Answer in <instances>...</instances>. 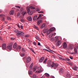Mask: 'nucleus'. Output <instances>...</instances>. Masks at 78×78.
Here are the masks:
<instances>
[{"label":"nucleus","instance_id":"f257e3e1","mask_svg":"<svg viewBox=\"0 0 78 78\" xmlns=\"http://www.w3.org/2000/svg\"><path fill=\"white\" fill-rule=\"evenodd\" d=\"M14 31L17 33L16 35L18 37H20L24 35V33L20 30H14Z\"/></svg>","mask_w":78,"mask_h":78},{"label":"nucleus","instance_id":"f03ea898","mask_svg":"<svg viewBox=\"0 0 78 78\" xmlns=\"http://www.w3.org/2000/svg\"><path fill=\"white\" fill-rule=\"evenodd\" d=\"M27 13H29V14L30 15H31L35 12L34 10H32L30 12V10L29 9V8L28 7H27Z\"/></svg>","mask_w":78,"mask_h":78},{"label":"nucleus","instance_id":"7ed1b4c3","mask_svg":"<svg viewBox=\"0 0 78 78\" xmlns=\"http://www.w3.org/2000/svg\"><path fill=\"white\" fill-rule=\"evenodd\" d=\"M33 63H32L30 67V70H29L28 71V73L29 75H31L32 74V71H31L30 70L32 69V67L33 66Z\"/></svg>","mask_w":78,"mask_h":78},{"label":"nucleus","instance_id":"20e7f679","mask_svg":"<svg viewBox=\"0 0 78 78\" xmlns=\"http://www.w3.org/2000/svg\"><path fill=\"white\" fill-rule=\"evenodd\" d=\"M20 12L21 13V14H22L23 16H24L27 13L26 12H24V10L22 8L20 10Z\"/></svg>","mask_w":78,"mask_h":78},{"label":"nucleus","instance_id":"39448f33","mask_svg":"<svg viewBox=\"0 0 78 78\" xmlns=\"http://www.w3.org/2000/svg\"><path fill=\"white\" fill-rule=\"evenodd\" d=\"M58 64L57 63H53L52 64V65H51V67H58Z\"/></svg>","mask_w":78,"mask_h":78},{"label":"nucleus","instance_id":"423d86ee","mask_svg":"<svg viewBox=\"0 0 78 78\" xmlns=\"http://www.w3.org/2000/svg\"><path fill=\"white\" fill-rule=\"evenodd\" d=\"M5 16L3 14H2L0 15V18H2V20L3 21H5Z\"/></svg>","mask_w":78,"mask_h":78},{"label":"nucleus","instance_id":"0eeeda50","mask_svg":"<svg viewBox=\"0 0 78 78\" xmlns=\"http://www.w3.org/2000/svg\"><path fill=\"white\" fill-rule=\"evenodd\" d=\"M62 43V41L61 40H58L57 41V43H56V45L57 46H59L61 45Z\"/></svg>","mask_w":78,"mask_h":78},{"label":"nucleus","instance_id":"6e6552de","mask_svg":"<svg viewBox=\"0 0 78 78\" xmlns=\"http://www.w3.org/2000/svg\"><path fill=\"white\" fill-rule=\"evenodd\" d=\"M12 44L11 43L10 45L9 46L7 47V48L8 49H9L10 51L12 49Z\"/></svg>","mask_w":78,"mask_h":78},{"label":"nucleus","instance_id":"1a4fd4ad","mask_svg":"<svg viewBox=\"0 0 78 78\" xmlns=\"http://www.w3.org/2000/svg\"><path fill=\"white\" fill-rule=\"evenodd\" d=\"M31 61V58L30 57H28L26 59V62L27 63Z\"/></svg>","mask_w":78,"mask_h":78},{"label":"nucleus","instance_id":"9d476101","mask_svg":"<svg viewBox=\"0 0 78 78\" xmlns=\"http://www.w3.org/2000/svg\"><path fill=\"white\" fill-rule=\"evenodd\" d=\"M6 48V44H2V49L3 50L5 49Z\"/></svg>","mask_w":78,"mask_h":78},{"label":"nucleus","instance_id":"9b49d317","mask_svg":"<svg viewBox=\"0 0 78 78\" xmlns=\"http://www.w3.org/2000/svg\"><path fill=\"white\" fill-rule=\"evenodd\" d=\"M67 47V45L66 42H64L63 44V48L64 49L66 48Z\"/></svg>","mask_w":78,"mask_h":78},{"label":"nucleus","instance_id":"f8f14e48","mask_svg":"<svg viewBox=\"0 0 78 78\" xmlns=\"http://www.w3.org/2000/svg\"><path fill=\"white\" fill-rule=\"evenodd\" d=\"M63 72V69L62 68L60 69L59 71V73L60 74H61Z\"/></svg>","mask_w":78,"mask_h":78},{"label":"nucleus","instance_id":"ddd939ff","mask_svg":"<svg viewBox=\"0 0 78 78\" xmlns=\"http://www.w3.org/2000/svg\"><path fill=\"white\" fill-rule=\"evenodd\" d=\"M27 20L29 21H31L32 20V18L31 16H29L27 17Z\"/></svg>","mask_w":78,"mask_h":78},{"label":"nucleus","instance_id":"4468645a","mask_svg":"<svg viewBox=\"0 0 78 78\" xmlns=\"http://www.w3.org/2000/svg\"><path fill=\"white\" fill-rule=\"evenodd\" d=\"M58 41L59 40L58 37H55V39H54V41H55V42H56Z\"/></svg>","mask_w":78,"mask_h":78},{"label":"nucleus","instance_id":"2eb2a0df","mask_svg":"<svg viewBox=\"0 0 78 78\" xmlns=\"http://www.w3.org/2000/svg\"><path fill=\"white\" fill-rule=\"evenodd\" d=\"M72 69L75 70H77V69H78V67H76V66H74L73 67H72Z\"/></svg>","mask_w":78,"mask_h":78},{"label":"nucleus","instance_id":"dca6fc26","mask_svg":"<svg viewBox=\"0 0 78 78\" xmlns=\"http://www.w3.org/2000/svg\"><path fill=\"white\" fill-rule=\"evenodd\" d=\"M9 13L10 15H13L14 13V10H11L10 12Z\"/></svg>","mask_w":78,"mask_h":78},{"label":"nucleus","instance_id":"f3484780","mask_svg":"<svg viewBox=\"0 0 78 78\" xmlns=\"http://www.w3.org/2000/svg\"><path fill=\"white\" fill-rule=\"evenodd\" d=\"M37 16L36 15L34 16V17H33V19L34 21H35V20L37 19Z\"/></svg>","mask_w":78,"mask_h":78},{"label":"nucleus","instance_id":"a211bd4d","mask_svg":"<svg viewBox=\"0 0 78 78\" xmlns=\"http://www.w3.org/2000/svg\"><path fill=\"white\" fill-rule=\"evenodd\" d=\"M44 59V57H41L39 60L40 62H42L43 61Z\"/></svg>","mask_w":78,"mask_h":78},{"label":"nucleus","instance_id":"6ab92c4d","mask_svg":"<svg viewBox=\"0 0 78 78\" xmlns=\"http://www.w3.org/2000/svg\"><path fill=\"white\" fill-rule=\"evenodd\" d=\"M50 30H51V32H52L55 30V28L53 27L51 28H50Z\"/></svg>","mask_w":78,"mask_h":78},{"label":"nucleus","instance_id":"aec40b11","mask_svg":"<svg viewBox=\"0 0 78 78\" xmlns=\"http://www.w3.org/2000/svg\"><path fill=\"white\" fill-rule=\"evenodd\" d=\"M51 29H49L48 31L47 32V34L48 35L50 33H51Z\"/></svg>","mask_w":78,"mask_h":78},{"label":"nucleus","instance_id":"412c9836","mask_svg":"<svg viewBox=\"0 0 78 78\" xmlns=\"http://www.w3.org/2000/svg\"><path fill=\"white\" fill-rule=\"evenodd\" d=\"M51 61L50 60H48V64H49V65L50 66H51Z\"/></svg>","mask_w":78,"mask_h":78},{"label":"nucleus","instance_id":"4be33fe9","mask_svg":"<svg viewBox=\"0 0 78 78\" xmlns=\"http://www.w3.org/2000/svg\"><path fill=\"white\" fill-rule=\"evenodd\" d=\"M42 20H40L38 22L37 24L39 25L41 23H42Z\"/></svg>","mask_w":78,"mask_h":78},{"label":"nucleus","instance_id":"5701e85b","mask_svg":"<svg viewBox=\"0 0 78 78\" xmlns=\"http://www.w3.org/2000/svg\"><path fill=\"white\" fill-rule=\"evenodd\" d=\"M45 76H47V77H48V78H49V76H50V75H49V74H48V73H45Z\"/></svg>","mask_w":78,"mask_h":78},{"label":"nucleus","instance_id":"b1692460","mask_svg":"<svg viewBox=\"0 0 78 78\" xmlns=\"http://www.w3.org/2000/svg\"><path fill=\"white\" fill-rule=\"evenodd\" d=\"M34 28L36 29L37 30H38V27L35 25H34Z\"/></svg>","mask_w":78,"mask_h":78},{"label":"nucleus","instance_id":"393cba45","mask_svg":"<svg viewBox=\"0 0 78 78\" xmlns=\"http://www.w3.org/2000/svg\"><path fill=\"white\" fill-rule=\"evenodd\" d=\"M74 52H75L76 53V54H77L78 52H77V50L76 48H74Z\"/></svg>","mask_w":78,"mask_h":78},{"label":"nucleus","instance_id":"a878e982","mask_svg":"<svg viewBox=\"0 0 78 78\" xmlns=\"http://www.w3.org/2000/svg\"><path fill=\"white\" fill-rule=\"evenodd\" d=\"M29 8V9H35V7H32V6H30Z\"/></svg>","mask_w":78,"mask_h":78},{"label":"nucleus","instance_id":"bb28decb","mask_svg":"<svg viewBox=\"0 0 78 78\" xmlns=\"http://www.w3.org/2000/svg\"><path fill=\"white\" fill-rule=\"evenodd\" d=\"M13 47L14 48H16L17 47V44L15 43L14 44Z\"/></svg>","mask_w":78,"mask_h":78},{"label":"nucleus","instance_id":"cd10ccee","mask_svg":"<svg viewBox=\"0 0 78 78\" xmlns=\"http://www.w3.org/2000/svg\"><path fill=\"white\" fill-rule=\"evenodd\" d=\"M42 72V70H39V71H36L35 72L37 73H40L41 72Z\"/></svg>","mask_w":78,"mask_h":78},{"label":"nucleus","instance_id":"c85d7f7f","mask_svg":"<svg viewBox=\"0 0 78 78\" xmlns=\"http://www.w3.org/2000/svg\"><path fill=\"white\" fill-rule=\"evenodd\" d=\"M37 69V67H34L33 69V70L34 72Z\"/></svg>","mask_w":78,"mask_h":78},{"label":"nucleus","instance_id":"c756f323","mask_svg":"<svg viewBox=\"0 0 78 78\" xmlns=\"http://www.w3.org/2000/svg\"><path fill=\"white\" fill-rule=\"evenodd\" d=\"M45 26V23H43L42 25V26L41 27V28H42L44 27Z\"/></svg>","mask_w":78,"mask_h":78},{"label":"nucleus","instance_id":"7c9ffc66","mask_svg":"<svg viewBox=\"0 0 78 78\" xmlns=\"http://www.w3.org/2000/svg\"><path fill=\"white\" fill-rule=\"evenodd\" d=\"M66 76L67 78H70V75L69 74H67Z\"/></svg>","mask_w":78,"mask_h":78},{"label":"nucleus","instance_id":"2f4dec72","mask_svg":"<svg viewBox=\"0 0 78 78\" xmlns=\"http://www.w3.org/2000/svg\"><path fill=\"white\" fill-rule=\"evenodd\" d=\"M41 15H42V14H39V16L38 17V18H37V20H38L39 19V18H40V17H42V16Z\"/></svg>","mask_w":78,"mask_h":78},{"label":"nucleus","instance_id":"473e14b6","mask_svg":"<svg viewBox=\"0 0 78 78\" xmlns=\"http://www.w3.org/2000/svg\"><path fill=\"white\" fill-rule=\"evenodd\" d=\"M68 64H69V65L72 66L73 65V63H70L68 62Z\"/></svg>","mask_w":78,"mask_h":78},{"label":"nucleus","instance_id":"72a5a7b5","mask_svg":"<svg viewBox=\"0 0 78 78\" xmlns=\"http://www.w3.org/2000/svg\"><path fill=\"white\" fill-rule=\"evenodd\" d=\"M56 34V33H54L52 34V35H51V37H52L54 35H55Z\"/></svg>","mask_w":78,"mask_h":78},{"label":"nucleus","instance_id":"f704fd0d","mask_svg":"<svg viewBox=\"0 0 78 78\" xmlns=\"http://www.w3.org/2000/svg\"><path fill=\"white\" fill-rule=\"evenodd\" d=\"M73 47L72 46H70L69 47V49H71V50H72V49H73Z\"/></svg>","mask_w":78,"mask_h":78},{"label":"nucleus","instance_id":"c9c22d12","mask_svg":"<svg viewBox=\"0 0 78 78\" xmlns=\"http://www.w3.org/2000/svg\"><path fill=\"white\" fill-rule=\"evenodd\" d=\"M47 60V58H46V59L44 61V62H43V63H44V64H45V63H46V62Z\"/></svg>","mask_w":78,"mask_h":78},{"label":"nucleus","instance_id":"e433bc0d","mask_svg":"<svg viewBox=\"0 0 78 78\" xmlns=\"http://www.w3.org/2000/svg\"><path fill=\"white\" fill-rule=\"evenodd\" d=\"M22 51L23 52H25V50L24 48H22Z\"/></svg>","mask_w":78,"mask_h":78},{"label":"nucleus","instance_id":"4c0bfd02","mask_svg":"<svg viewBox=\"0 0 78 78\" xmlns=\"http://www.w3.org/2000/svg\"><path fill=\"white\" fill-rule=\"evenodd\" d=\"M21 22L23 23L25 22V20L23 19H22L21 20Z\"/></svg>","mask_w":78,"mask_h":78},{"label":"nucleus","instance_id":"58836bf2","mask_svg":"<svg viewBox=\"0 0 78 78\" xmlns=\"http://www.w3.org/2000/svg\"><path fill=\"white\" fill-rule=\"evenodd\" d=\"M30 50H31V51L33 52L35 54V52L33 51V50L31 48H30Z\"/></svg>","mask_w":78,"mask_h":78},{"label":"nucleus","instance_id":"ea45409f","mask_svg":"<svg viewBox=\"0 0 78 78\" xmlns=\"http://www.w3.org/2000/svg\"><path fill=\"white\" fill-rule=\"evenodd\" d=\"M24 37H29V35H25Z\"/></svg>","mask_w":78,"mask_h":78},{"label":"nucleus","instance_id":"a19ab883","mask_svg":"<svg viewBox=\"0 0 78 78\" xmlns=\"http://www.w3.org/2000/svg\"><path fill=\"white\" fill-rule=\"evenodd\" d=\"M25 55V54H24L22 53L21 54V56L22 57H23Z\"/></svg>","mask_w":78,"mask_h":78},{"label":"nucleus","instance_id":"79ce46f5","mask_svg":"<svg viewBox=\"0 0 78 78\" xmlns=\"http://www.w3.org/2000/svg\"><path fill=\"white\" fill-rule=\"evenodd\" d=\"M34 78H37V77L35 75H34Z\"/></svg>","mask_w":78,"mask_h":78},{"label":"nucleus","instance_id":"37998d69","mask_svg":"<svg viewBox=\"0 0 78 78\" xmlns=\"http://www.w3.org/2000/svg\"><path fill=\"white\" fill-rule=\"evenodd\" d=\"M15 7L16 8H18L19 9H20V7L19 6H15Z\"/></svg>","mask_w":78,"mask_h":78},{"label":"nucleus","instance_id":"c03bdc74","mask_svg":"<svg viewBox=\"0 0 78 78\" xmlns=\"http://www.w3.org/2000/svg\"><path fill=\"white\" fill-rule=\"evenodd\" d=\"M41 69V66L39 67L38 68V69L39 70H40Z\"/></svg>","mask_w":78,"mask_h":78},{"label":"nucleus","instance_id":"a18cd8bd","mask_svg":"<svg viewBox=\"0 0 78 78\" xmlns=\"http://www.w3.org/2000/svg\"><path fill=\"white\" fill-rule=\"evenodd\" d=\"M36 38L38 40L39 39V38L38 36H36Z\"/></svg>","mask_w":78,"mask_h":78},{"label":"nucleus","instance_id":"49530a36","mask_svg":"<svg viewBox=\"0 0 78 78\" xmlns=\"http://www.w3.org/2000/svg\"><path fill=\"white\" fill-rule=\"evenodd\" d=\"M43 13H44V12H43V11H41L39 12V13H41L43 14Z\"/></svg>","mask_w":78,"mask_h":78},{"label":"nucleus","instance_id":"de8ad7c7","mask_svg":"<svg viewBox=\"0 0 78 78\" xmlns=\"http://www.w3.org/2000/svg\"><path fill=\"white\" fill-rule=\"evenodd\" d=\"M20 15V13H18V14H17V17H19Z\"/></svg>","mask_w":78,"mask_h":78},{"label":"nucleus","instance_id":"09e8293b","mask_svg":"<svg viewBox=\"0 0 78 78\" xmlns=\"http://www.w3.org/2000/svg\"><path fill=\"white\" fill-rule=\"evenodd\" d=\"M66 59L67 60V61H70V59H69V58H66Z\"/></svg>","mask_w":78,"mask_h":78},{"label":"nucleus","instance_id":"8fccbe9b","mask_svg":"<svg viewBox=\"0 0 78 78\" xmlns=\"http://www.w3.org/2000/svg\"><path fill=\"white\" fill-rule=\"evenodd\" d=\"M43 32L44 33H45L47 32V31L46 30H44L43 31Z\"/></svg>","mask_w":78,"mask_h":78},{"label":"nucleus","instance_id":"3c124183","mask_svg":"<svg viewBox=\"0 0 78 78\" xmlns=\"http://www.w3.org/2000/svg\"><path fill=\"white\" fill-rule=\"evenodd\" d=\"M36 10H37V12H39V11H40V10H39V9H38V8H37V9H36Z\"/></svg>","mask_w":78,"mask_h":78},{"label":"nucleus","instance_id":"603ef678","mask_svg":"<svg viewBox=\"0 0 78 78\" xmlns=\"http://www.w3.org/2000/svg\"><path fill=\"white\" fill-rule=\"evenodd\" d=\"M44 50L45 51H48V52H50V51L46 49H44Z\"/></svg>","mask_w":78,"mask_h":78},{"label":"nucleus","instance_id":"864d4df0","mask_svg":"<svg viewBox=\"0 0 78 78\" xmlns=\"http://www.w3.org/2000/svg\"><path fill=\"white\" fill-rule=\"evenodd\" d=\"M33 44H34L35 45H36L37 44L35 42H33Z\"/></svg>","mask_w":78,"mask_h":78},{"label":"nucleus","instance_id":"5fc2aeb1","mask_svg":"<svg viewBox=\"0 0 78 78\" xmlns=\"http://www.w3.org/2000/svg\"><path fill=\"white\" fill-rule=\"evenodd\" d=\"M18 48H19V49L20 50L21 49V46H19L18 47Z\"/></svg>","mask_w":78,"mask_h":78},{"label":"nucleus","instance_id":"6e6d98bb","mask_svg":"<svg viewBox=\"0 0 78 78\" xmlns=\"http://www.w3.org/2000/svg\"><path fill=\"white\" fill-rule=\"evenodd\" d=\"M7 19L9 20H11V17H7Z\"/></svg>","mask_w":78,"mask_h":78},{"label":"nucleus","instance_id":"4d7b16f0","mask_svg":"<svg viewBox=\"0 0 78 78\" xmlns=\"http://www.w3.org/2000/svg\"><path fill=\"white\" fill-rule=\"evenodd\" d=\"M20 27H21V29H23V26L22 25H21V26Z\"/></svg>","mask_w":78,"mask_h":78},{"label":"nucleus","instance_id":"13d9d810","mask_svg":"<svg viewBox=\"0 0 78 78\" xmlns=\"http://www.w3.org/2000/svg\"><path fill=\"white\" fill-rule=\"evenodd\" d=\"M69 57H70V59H73V57H71V56H70Z\"/></svg>","mask_w":78,"mask_h":78},{"label":"nucleus","instance_id":"bf43d9fd","mask_svg":"<svg viewBox=\"0 0 78 78\" xmlns=\"http://www.w3.org/2000/svg\"><path fill=\"white\" fill-rule=\"evenodd\" d=\"M38 45H39V46H40V45H41V44H40V43H39V42L38 43Z\"/></svg>","mask_w":78,"mask_h":78},{"label":"nucleus","instance_id":"052dcab7","mask_svg":"<svg viewBox=\"0 0 78 78\" xmlns=\"http://www.w3.org/2000/svg\"><path fill=\"white\" fill-rule=\"evenodd\" d=\"M41 78H45V76H43L42 77H41Z\"/></svg>","mask_w":78,"mask_h":78},{"label":"nucleus","instance_id":"680f3d73","mask_svg":"<svg viewBox=\"0 0 78 78\" xmlns=\"http://www.w3.org/2000/svg\"><path fill=\"white\" fill-rule=\"evenodd\" d=\"M0 40H2V38L0 36Z\"/></svg>","mask_w":78,"mask_h":78},{"label":"nucleus","instance_id":"e2e57ef3","mask_svg":"<svg viewBox=\"0 0 78 78\" xmlns=\"http://www.w3.org/2000/svg\"><path fill=\"white\" fill-rule=\"evenodd\" d=\"M51 78H55V77L54 76H51Z\"/></svg>","mask_w":78,"mask_h":78},{"label":"nucleus","instance_id":"0e129e2a","mask_svg":"<svg viewBox=\"0 0 78 78\" xmlns=\"http://www.w3.org/2000/svg\"><path fill=\"white\" fill-rule=\"evenodd\" d=\"M17 26H18V27H19V28H20L19 25V24H17Z\"/></svg>","mask_w":78,"mask_h":78},{"label":"nucleus","instance_id":"69168bd1","mask_svg":"<svg viewBox=\"0 0 78 78\" xmlns=\"http://www.w3.org/2000/svg\"><path fill=\"white\" fill-rule=\"evenodd\" d=\"M27 41H28V42H30V40H29V39H28V40H27Z\"/></svg>","mask_w":78,"mask_h":78},{"label":"nucleus","instance_id":"338daca9","mask_svg":"<svg viewBox=\"0 0 78 78\" xmlns=\"http://www.w3.org/2000/svg\"><path fill=\"white\" fill-rule=\"evenodd\" d=\"M25 58V57H24L23 58V59H24Z\"/></svg>","mask_w":78,"mask_h":78},{"label":"nucleus","instance_id":"774afa93","mask_svg":"<svg viewBox=\"0 0 78 78\" xmlns=\"http://www.w3.org/2000/svg\"><path fill=\"white\" fill-rule=\"evenodd\" d=\"M76 48L78 49V46L76 47Z\"/></svg>","mask_w":78,"mask_h":78}]
</instances>
